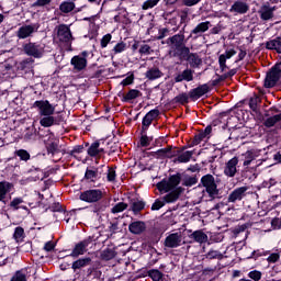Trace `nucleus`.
<instances>
[{
    "label": "nucleus",
    "instance_id": "obj_1",
    "mask_svg": "<svg viewBox=\"0 0 281 281\" xmlns=\"http://www.w3.org/2000/svg\"><path fill=\"white\" fill-rule=\"evenodd\" d=\"M186 35L183 33H178L167 38V45L170 47L172 58H178L180 63H186L191 53L190 46L186 45Z\"/></svg>",
    "mask_w": 281,
    "mask_h": 281
},
{
    "label": "nucleus",
    "instance_id": "obj_2",
    "mask_svg": "<svg viewBox=\"0 0 281 281\" xmlns=\"http://www.w3.org/2000/svg\"><path fill=\"white\" fill-rule=\"evenodd\" d=\"M102 190L89 189L82 191L79 195V199L85 203H95L92 207V212H94V214H99V212H104L106 210V202L102 201Z\"/></svg>",
    "mask_w": 281,
    "mask_h": 281
},
{
    "label": "nucleus",
    "instance_id": "obj_3",
    "mask_svg": "<svg viewBox=\"0 0 281 281\" xmlns=\"http://www.w3.org/2000/svg\"><path fill=\"white\" fill-rule=\"evenodd\" d=\"M200 188H204L203 192L210 196L212 201L218 199L221 190H218V180L212 176V173L204 175L200 180Z\"/></svg>",
    "mask_w": 281,
    "mask_h": 281
},
{
    "label": "nucleus",
    "instance_id": "obj_4",
    "mask_svg": "<svg viewBox=\"0 0 281 281\" xmlns=\"http://www.w3.org/2000/svg\"><path fill=\"white\" fill-rule=\"evenodd\" d=\"M281 78V61L273 65L266 74L263 87L266 89H273L280 82Z\"/></svg>",
    "mask_w": 281,
    "mask_h": 281
},
{
    "label": "nucleus",
    "instance_id": "obj_5",
    "mask_svg": "<svg viewBox=\"0 0 281 281\" xmlns=\"http://www.w3.org/2000/svg\"><path fill=\"white\" fill-rule=\"evenodd\" d=\"M181 183V173H176L169 176L168 179L164 178L160 182L156 184L157 190L160 192H170L171 190H177Z\"/></svg>",
    "mask_w": 281,
    "mask_h": 281
},
{
    "label": "nucleus",
    "instance_id": "obj_6",
    "mask_svg": "<svg viewBox=\"0 0 281 281\" xmlns=\"http://www.w3.org/2000/svg\"><path fill=\"white\" fill-rule=\"evenodd\" d=\"M55 31L59 43H64V45H68L69 47H71V42L76 41V37H74L69 25L59 24L55 27Z\"/></svg>",
    "mask_w": 281,
    "mask_h": 281
},
{
    "label": "nucleus",
    "instance_id": "obj_7",
    "mask_svg": "<svg viewBox=\"0 0 281 281\" xmlns=\"http://www.w3.org/2000/svg\"><path fill=\"white\" fill-rule=\"evenodd\" d=\"M87 58H89V50H82L79 55H75L70 59V65L75 74H80V71H85V69H87V65L89 63Z\"/></svg>",
    "mask_w": 281,
    "mask_h": 281
},
{
    "label": "nucleus",
    "instance_id": "obj_8",
    "mask_svg": "<svg viewBox=\"0 0 281 281\" xmlns=\"http://www.w3.org/2000/svg\"><path fill=\"white\" fill-rule=\"evenodd\" d=\"M40 27H41V24H38V23L24 24V25L20 26L19 30L15 32V36L20 41H25V38H30V37L34 36V34H36V32H38Z\"/></svg>",
    "mask_w": 281,
    "mask_h": 281
},
{
    "label": "nucleus",
    "instance_id": "obj_9",
    "mask_svg": "<svg viewBox=\"0 0 281 281\" xmlns=\"http://www.w3.org/2000/svg\"><path fill=\"white\" fill-rule=\"evenodd\" d=\"M87 155L98 161L100 159H104L106 150L103 147H100V139H97L88 146Z\"/></svg>",
    "mask_w": 281,
    "mask_h": 281
},
{
    "label": "nucleus",
    "instance_id": "obj_10",
    "mask_svg": "<svg viewBox=\"0 0 281 281\" xmlns=\"http://www.w3.org/2000/svg\"><path fill=\"white\" fill-rule=\"evenodd\" d=\"M33 109H37L40 115H53L56 111V108L49 103L48 100H37L33 103Z\"/></svg>",
    "mask_w": 281,
    "mask_h": 281
},
{
    "label": "nucleus",
    "instance_id": "obj_11",
    "mask_svg": "<svg viewBox=\"0 0 281 281\" xmlns=\"http://www.w3.org/2000/svg\"><path fill=\"white\" fill-rule=\"evenodd\" d=\"M210 91H211L210 85L207 83L200 85L196 88H193L189 91V98L191 102H196V100H201V98L210 93Z\"/></svg>",
    "mask_w": 281,
    "mask_h": 281
},
{
    "label": "nucleus",
    "instance_id": "obj_12",
    "mask_svg": "<svg viewBox=\"0 0 281 281\" xmlns=\"http://www.w3.org/2000/svg\"><path fill=\"white\" fill-rule=\"evenodd\" d=\"M102 179V171H100V167H87L83 181L87 183H95V181H100Z\"/></svg>",
    "mask_w": 281,
    "mask_h": 281
},
{
    "label": "nucleus",
    "instance_id": "obj_13",
    "mask_svg": "<svg viewBox=\"0 0 281 281\" xmlns=\"http://www.w3.org/2000/svg\"><path fill=\"white\" fill-rule=\"evenodd\" d=\"M23 52L26 56H32L33 58H43V49L41 44L29 42L23 45Z\"/></svg>",
    "mask_w": 281,
    "mask_h": 281
},
{
    "label": "nucleus",
    "instance_id": "obj_14",
    "mask_svg": "<svg viewBox=\"0 0 281 281\" xmlns=\"http://www.w3.org/2000/svg\"><path fill=\"white\" fill-rule=\"evenodd\" d=\"M89 245H91V237L76 244L70 254L71 258H78L79 256H85V254H87V247H89Z\"/></svg>",
    "mask_w": 281,
    "mask_h": 281
},
{
    "label": "nucleus",
    "instance_id": "obj_15",
    "mask_svg": "<svg viewBox=\"0 0 281 281\" xmlns=\"http://www.w3.org/2000/svg\"><path fill=\"white\" fill-rule=\"evenodd\" d=\"M238 157H233L229 159L224 167V175L225 177L234 178L238 172Z\"/></svg>",
    "mask_w": 281,
    "mask_h": 281
},
{
    "label": "nucleus",
    "instance_id": "obj_16",
    "mask_svg": "<svg viewBox=\"0 0 281 281\" xmlns=\"http://www.w3.org/2000/svg\"><path fill=\"white\" fill-rule=\"evenodd\" d=\"M210 27H212V23H210V21L206 22H201L199 23L190 33L189 38H199L201 36H203V34H205V32H207V30H210Z\"/></svg>",
    "mask_w": 281,
    "mask_h": 281
},
{
    "label": "nucleus",
    "instance_id": "obj_17",
    "mask_svg": "<svg viewBox=\"0 0 281 281\" xmlns=\"http://www.w3.org/2000/svg\"><path fill=\"white\" fill-rule=\"evenodd\" d=\"M181 235L179 233H172L165 238L164 246L168 249H177V247H181Z\"/></svg>",
    "mask_w": 281,
    "mask_h": 281
},
{
    "label": "nucleus",
    "instance_id": "obj_18",
    "mask_svg": "<svg viewBox=\"0 0 281 281\" xmlns=\"http://www.w3.org/2000/svg\"><path fill=\"white\" fill-rule=\"evenodd\" d=\"M249 187H238L234 191H232L228 195V203H236V201H240L247 196V191Z\"/></svg>",
    "mask_w": 281,
    "mask_h": 281
},
{
    "label": "nucleus",
    "instance_id": "obj_19",
    "mask_svg": "<svg viewBox=\"0 0 281 281\" xmlns=\"http://www.w3.org/2000/svg\"><path fill=\"white\" fill-rule=\"evenodd\" d=\"M92 262L93 260L91 257H82L72 262L71 269L74 270V273H80L85 267H91Z\"/></svg>",
    "mask_w": 281,
    "mask_h": 281
},
{
    "label": "nucleus",
    "instance_id": "obj_20",
    "mask_svg": "<svg viewBox=\"0 0 281 281\" xmlns=\"http://www.w3.org/2000/svg\"><path fill=\"white\" fill-rule=\"evenodd\" d=\"M175 82H192L194 80V69L186 68L173 78Z\"/></svg>",
    "mask_w": 281,
    "mask_h": 281
},
{
    "label": "nucleus",
    "instance_id": "obj_21",
    "mask_svg": "<svg viewBox=\"0 0 281 281\" xmlns=\"http://www.w3.org/2000/svg\"><path fill=\"white\" fill-rule=\"evenodd\" d=\"M128 232L134 234L135 236H139L146 232V222L144 221H135L131 222L128 225Z\"/></svg>",
    "mask_w": 281,
    "mask_h": 281
},
{
    "label": "nucleus",
    "instance_id": "obj_22",
    "mask_svg": "<svg viewBox=\"0 0 281 281\" xmlns=\"http://www.w3.org/2000/svg\"><path fill=\"white\" fill-rule=\"evenodd\" d=\"M181 194H183V188L178 187L171 191H168L162 199L165 200V203H176V201H179V196H181Z\"/></svg>",
    "mask_w": 281,
    "mask_h": 281
},
{
    "label": "nucleus",
    "instance_id": "obj_23",
    "mask_svg": "<svg viewBox=\"0 0 281 281\" xmlns=\"http://www.w3.org/2000/svg\"><path fill=\"white\" fill-rule=\"evenodd\" d=\"M188 236L191 240L194 243H199L200 245H203V243H207V234H205L202 229L198 231H188Z\"/></svg>",
    "mask_w": 281,
    "mask_h": 281
},
{
    "label": "nucleus",
    "instance_id": "obj_24",
    "mask_svg": "<svg viewBox=\"0 0 281 281\" xmlns=\"http://www.w3.org/2000/svg\"><path fill=\"white\" fill-rule=\"evenodd\" d=\"M12 188H14L12 182H8V181L0 182V202L4 203V205L5 203H8L5 199H8V194L12 192Z\"/></svg>",
    "mask_w": 281,
    "mask_h": 281
},
{
    "label": "nucleus",
    "instance_id": "obj_25",
    "mask_svg": "<svg viewBox=\"0 0 281 281\" xmlns=\"http://www.w3.org/2000/svg\"><path fill=\"white\" fill-rule=\"evenodd\" d=\"M184 63H188L191 69H199L203 65V59H201L198 53L191 52L184 59Z\"/></svg>",
    "mask_w": 281,
    "mask_h": 281
},
{
    "label": "nucleus",
    "instance_id": "obj_26",
    "mask_svg": "<svg viewBox=\"0 0 281 281\" xmlns=\"http://www.w3.org/2000/svg\"><path fill=\"white\" fill-rule=\"evenodd\" d=\"M274 11H276V8L263 4L258 10V14H259L261 21H271V19H273Z\"/></svg>",
    "mask_w": 281,
    "mask_h": 281
},
{
    "label": "nucleus",
    "instance_id": "obj_27",
    "mask_svg": "<svg viewBox=\"0 0 281 281\" xmlns=\"http://www.w3.org/2000/svg\"><path fill=\"white\" fill-rule=\"evenodd\" d=\"M229 12H236L237 14H247L249 12V4L243 0H237L231 7Z\"/></svg>",
    "mask_w": 281,
    "mask_h": 281
},
{
    "label": "nucleus",
    "instance_id": "obj_28",
    "mask_svg": "<svg viewBox=\"0 0 281 281\" xmlns=\"http://www.w3.org/2000/svg\"><path fill=\"white\" fill-rule=\"evenodd\" d=\"M60 144V140H58V138H49L46 143V150L48 155H58V153H60V149L58 148Z\"/></svg>",
    "mask_w": 281,
    "mask_h": 281
},
{
    "label": "nucleus",
    "instance_id": "obj_29",
    "mask_svg": "<svg viewBox=\"0 0 281 281\" xmlns=\"http://www.w3.org/2000/svg\"><path fill=\"white\" fill-rule=\"evenodd\" d=\"M76 9V1L65 0L59 4V11L61 14H69Z\"/></svg>",
    "mask_w": 281,
    "mask_h": 281
},
{
    "label": "nucleus",
    "instance_id": "obj_30",
    "mask_svg": "<svg viewBox=\"0 0 281 281\" xmlns=\"http://www.w3.org/2000/svg\"><path fill=\"white\" fill-rule=\"evenodd\" d=\"M137 98H142V91L137 89H131L126 94H122V102H133V100H137Z\"/></svg>",
    "mask_w": 281,
    "mask_h": 281
},
{
    "label": "nucleus",
    "instance_id": "obj_31",
    "mask_svg": "<svg viewBox=\"0 0 281 281\" xmlns=\"http://www.w3.org/2000/svg\"><path fill=\"white\" fill-rule=\"evenodd\" d=\"M145 77L147 80H159V78H164V72L157 67H151L145 72Z\"/></svg>",
    "mask_w": 281,
    "mask_h": 281
},
{
    "label": "nucleus",
    "instance_id": "obj_32",
    "mask_svg": "<svg viewBox=\"0 0 281 281\" xmlns=\"http://www.w3.org/2000/svg\"><path fill=\"white\" fill-rule=\"evenodd\" d=\"M266 49L274 50L277 54H281V37H276L265 43Z\"/></svg>",
    "mask_w": 281,
    "mask_h": 281
},
{
    "label": "nucleus",
    "instance_id": "obj_33",
    "mask_svg": "<svg viewBox=\"0 0 281 281\" xmlns=\"http://www.w3.org/2000/svg\"><path fill=\"white\" fill-rule=\"evenodd\" d=\"M192 155H194V151H182L173 159V164H188L192 159Z\"/></svg>",
    "mask_w": 281,
    "mask_h": 281
},
{
    "label": "nucleus",
    "instance_id": "obj_34",
    "mask_svg": "<svg viewBox=\"0 0 281 281\" xmlns=\"http://www.w3.org/2000/svg\"><path fill=\"white\" fill-rule=\"evenodd\" d=\"M186 150V147H182L181 149L177 146L168 145L167 146V159H177L179 157L180 153H183Z\"/></svg>",
    "mask_w": 281,
    "mask_h": 281
},
{
    "label": "nucleus",
    "instance_id": "obj_35",
    "mask_svg": "<svg viewBox=\"0 0 281 281\" xmlns=\"http://www.w3.org/2000/svg\"><path fill=\"white\" fill-rule=\"evenodd\" d=\"M85 148H89V143H83V145L74 146L71 150L67 151V155H69V157H74V159H78V155L85 153Z\"/></svg>",
    "mask_w": 281,
    "mask_h": 281
},
{
    "label": "nucleus",
    "instance_id": "obj_36",
    "mask_svg": "<svg viewBox=\"0 0 281 281\" xmlns=\"http://www.w3.org/2000/svg\"><path fill=\"white\" fill-rule=\"evenodd\" d=\"M145 207H146V202L142 200H137L131 203L128 211L133 212V214L137 216V214H139V212H142V210H144Z\"/></svg>",
    "mask_w": 281,
    "mask_h": 281
},
{
    "label": "nucleus",
    "instance_id": "obj_37",
    "mask_svg": "<svg viewBox=\"0 0 281 281\" xmlns=\"http://www.w3.org/2000/svg\"><path fill=\"white\" fill-rule=\"evenodd\" d=\"M115 256H117V251H115V248H105L101 252V260H105V261L113 260Z\"/></svg>",
    "mask_w": 281,
    "mask_h": 281
},
{
    "label": "nucleus",
    "instance_id": "obj_38",
    "mask_svg": "<svg viewBox=\"0 0 281 281\" xmlns=\"http://www.w3.org/2000/svg\"><path fill=\"white\" fill-rule=\"evenodd\" d=\"M173 102H176V104H181L182 106H186V104L190 103V93L182 92L176 95Z\"/></svg>",
    "mask_w": 281,
    "mask_h": 281
},
{
    "label": "nucleus",
    "instance_id": "obj_39",
    "mask_svg": "<svg viewBox=\"0 0 281 281\" xmlns=\"http://www.w3.org/2000/svg\"><path fill=\"white\" fill-rule=\"evenodd\" d=\"M41 126L44 128H49L50 126H54L56 124V119L52 115L42 116L40 120Z\"/></svg>",
    "mask_w": 281,
    "mask_h": 281
},
{
    "label": "nucleus",
    "instance_id": "obj_40",
    "mask_svg": "<svg viewBox=\"0 0 281 281\" xmlns=\"http://www.w3.org/2000/svg\"><path fill=\"white\" fill-rule=\"evenodd\" d=\"M13 238L16 243H23L25 240V229L21 226L15 227Z\"/></svg>",
    "mask_w": 281,
    "mask_h": 281
},
{
    "label": "nucleus",
    "instance_id": "obj_41",
    "mask_svg": "<svg viewBox=\"0 0 281 281\" xmlns=\"http://www.w3.org/2000/svg\"><path fill=\"white\" fill-rule=\"evenodd\" d=\"M14 155L15 157H19L20 161H30V159H32L30 151L26 149H18L14 151Z\"/></svg>",
    "mask_w": 281,
    "mask_h": 281
},
{
    "label": "nucleus",
    "instance_id": "obj_42",
    "mask_svg": "<svg viewBox=\"0 0 281 281\" xmlns=\"http://www.w3.org/2000/svg\"><path fill=\"white\" fill-rule=\"evenodd\" d=\"M260 97H258L257 94H255L252 98L249 99V109H251V111L254 113H258V103H260Z\"/></svg>",
    "mask_w": 281,
    "mask_h": 281
},
{
    "label": "nucleus",
    "instance_id": "obj_43",
    "mask_svg": "<svg viewBox=\"0 0 281 281\" xmlns=\"http://www.w3.org/2000/svg\"><path fill=\"white\" fill-rule=\"evenodd\" d=\"M124 210H128V204L125 202H119L111 209V212L112 214H120L121 212H124Z\"/></svg>",
    "mask_w": 281,
    "mask_h": 281
},
{
    "label": "nucleus",
    "instance_id": "obj_44",
    "mask_svg": "<svg viewBox=\"0 0 281 281\" xmlns=\"http://www.w3.org/2000/svg\"><path fill=\"white\" fill-rule=\"evenodd\" d=\"M205 258L207 260H223V254L218 250H210L206 255Z\"/></svg>",
    "mask_w": 281,
    "mask_h": 281
},
{
    "label": "nucleus",
    "instance_id": "obj_45",
    "mask_svg": "<svg viewBox=\"0 0 281 281\" xmlns=\"http://www.w3.org/2000/svg\"><path fill=\"white\" fill-rule=\"evenodd\" d=\"M148 276L151 278L153 281H159L164 278V272L157 269L148 270Z\"/></svg>",
    "mask_w": 281,
    "mask_h": 281
},
{
    "label": "nucleus",
    "instance_id": "obj_46",
    "mask_svg": "<svg viewBox=\"0 0 281 281\" xmlns=\"http://www.w3.org/2000/svg\"><path fill=\"white\" fill-rule=\"evenodd\" d=\"M138 54H140V56H150V54H153V48L150 47V45L143 43L140 44Z\"/></svg>",
    "mask_w": 281,
    "mask_h": 281
},
{
    "label": "nucleus",
    "instance_id": "obj_47",
    "mask_svg": "<svg viewBox=\"0 0 281 281\" xmlns=\"http://www.w3.org/2000/svg\"><path fill=\"white\" fill-rule=\"evenodd\" d=\"M33 63L34 60H32L31 58L24 59L19 64L18 69H20L21 71H27V69L32 67Z\"/></svg>",
    "mask_w": 281,
    "mask_h": 281
},
{
    "label": "nucleus",
    "instance_id": "obj_48",
    "mask_svg": "<svg viewBox=\"0 0 281 281\" xmlns=\"http://www.w3.org/2000/svg\"><path fill=\"white\" fill-rule=\"evenodd\" d=\"M166 205V200L162 199H156L155 202L151 204V211L157 212L161 210Z\"/></svg>",
    "mask_w": 281,
    "mask_h": 281
},
{
    "label": "nucleus",
    "instance_id": "obj_49",
    "mask_svg": "<svg viewBox=\"0 0 281 281\" xmlns=\"http://www.w3.org/2000/svg\"><path fill=\"white\" fill-rule=\"evenodd\" d=\"M267 254H269V251H262L260 249L254 250L249 257H247L248 260H257L259 258H262V256H267Z\"/></svg>",
    "mask_w": 281,
    "mask_h": 281
},
{
    "label": "nucleus",
    "instance_id": "obj_50",
    "mask_svg": "<svg viewBox=\"0 0 281 281\" xmlns=\"http://www.w3.org/2000/svg\"><path fill=\"white\" fill-rule=\"evenodd\" d=\"M205 137H207V136L201 132L195 134L190 146H199V144H201V142H203V139H205Z\"/></svg>",
    "mask_w": 281,
    "mask_h": 281
},
{
    "label": "nucleus",
    "instance_id": "obj_51",
    "mask_svg": "<svg viewBox=\"0 0 281 281\" xmlns=\"http://www.w3.org/2000/svg\"><path fill=\"white\" fill-rule=\"evenodd\" d=\"M159 1L161 0H146L142 5V10H151V8L159 4Z\"/></svg>",
    "mask_w": 281,
    "mask_h": 281
},
{
    "label": "nucleus",
    "instance_id": "obj_52",
    "mask_svg": "<svg viewBox=\"0 0 281 281\" xmlns=\"http://www.w3.org/2000/svg\"><path fill=\"white\" fill-rule=\"evenodd\" d=\"M248 278L254 281H260L262 280V272L260 270H251L248 272Z\"/></svg>",
    "mask_w": 281,
    "mask_h": 281
},
{
    "label": "nucleus",
    "instance_id": "obj_53",
    "mask_svg": "<svg viewBox=\"0 0 281 281\" xmlns=\"http://www.w3.org/2000/svg\"><path fill=\"white\" fill-rule=\"evenodd\" d=\"M233 56H236V50L234 48H231L225 52V54L220 55V60H229V58H233Z\"/></svg>",
    "mask_w": 281,
    "mask_h": 281
},
{
    "label": "nucleus",
    "instance_id": "obj_54",
    "mask_svg": "<svg viewBox=\"0 0 281 281\" xmlns=\"http://www.w3.org/2000/svg\"><path fill=\"white\" fill-rule=\"evenodd\" d=\"M145 133L146 131L142 132L139 139L142 148H148V146H150V137H148Z\"/></svg>",
    "mask_w": 281,
    "mask_h": 281
},
{
    "label": "nucleus",
    "instance_id": "obj_55",
    "mask_svg": "<svg viewBox=\"0 0 281 281\" xmlns=\"http://www.w3.org/2000/svg\"><path fill=\"white\" fill-rule=\"evenodd\" d=\"M217 78L211 81V87H218L221 82H225L227 80V76L225 74L218 75L216 74Z\"/></svg>",
    "mask_w": 281,
    "mask_h": 281
},
{
    "label": "nucleus",
    "instance_id": "obj_56",
    "mask_svg": "<svg viewBox=\"0 0 281 281\" xmlns=\"http://www.w3.org/2000/svg\"><path fill=\"white\" fill-rule=\"evenodd\" d=\"M223 117H227V112H221L218 114V117L214 119L212 122H211V127L212 126H218L221 124H223Z\"/></svg>",
    "mask_w": 281,
    "mask_h": 281
},
{
    "label": "nucleus",
    "instance_id": "obj_57",
    "mask_svg": "<svg viewBox=\"0 0 281 281\" xmlns=\"http://www.w3.org/2000/svg\"><path fill=\"white\" fill-rule=\"evenodd\" d=\"M196 183H199V178H196V176H192L184 180L183 186L187 188H192V186H196Z\"/></svg>",
    "mask_w": 281,
    "mask_h": 281
},
{
    "label": "nucleus",
    "instance_id": "obj_58",
    "mask_svg": "<svg viewBox=\"0 0 281 281\" xmlns=\"http://www.w3.org/2000/svg\"><path fill=\"white\" fill-rule=\"evenodd\" d=\"M116 177H117V173H115V168L108 167L106 180H108L110 183H113V181H115Z\"/></svg>",
    "mask_w": 281,
    "mask_h": 281
},
{
    "label": "nucleus",
    "instance_id": "obj_59",
    "mask_svg": "<svg viewBox=\"0 0 281 281\" xmlns=\"http://www.w3.org/2000/svg\"><path fill=\"white\" fill-rule=\"evenodd\" d=\"M112 52H113L114 54H122V52H126V43H124V42L117 43V44L113 47Z\"/></svg>",
    "mask_w": 281,
    "mask_h": 281
},
{
    "label": "nucleus",
    "instance_id": "obj_60",
    "mask_svg": "<svg viewBox=\"0 0 281 281\" xmlns=\"http://www.w3.org/2000/svg\"><path fill=\"white\" fill-rule=\"evenodd\" d=\"M111 38H113V35H111V33L105 34L102 38H101V48L104 49L109 46V44L111 43Z\"/></svg>",
    "mask_w": 281,
    "mask_h": 281
},
{
    "label": "nucleus",
    "instance_id": "obj_61",
    "mask_svg": "<svg viewBox=\"0 0 281 281\" xmlns=\"http://www.w3.org/2000/svg\"><path fill=\"white\" fill-rule=\"evenodd\" d=\"M150 124H153V121L150 120L149 116H147V114H145V116L143 117V121H142L143 133H144V131H148Z\"/></svg>",
    "mask_w": 281,
    "mask_h": 281
},
{
    "label": "nucleus",
    "instance_id": "obj_62",
    "mask_svg": "<svg viewBox=\"0 0 281 281\" xmlns=\"http://www.w3.org/2000/svg\"><path fill=\"white\" fill-rule=\"evenodd\" d=\"M246 231H247V224H243L233 228L232 234L233 236L237 237L239 234H243V232H246Z\"/></svg>",
    "mask_w": 281,
    "mask_h": 281
},
{
    "label": "nucleus",
    "instance_id": "obj_63",
    "mask_svg": "<svg viewBox=\"0 0 281 281\" xmlns=\"http://www.w3.org/2000/svg\"><path fill=\"white\" fill-rule=\"evenodd\" d=\"M48 210H49L50 212H59V213L65 212V209H63V205L59 204V202H54L53 204H50V205L48 206Z\"/></svg>",
    "mask_w": 281,
    "mask_h": 281
},
{
    "label": "nucleus",
    "instance_id": "obj_64",
    "mask_svg": "<svg viewBox=\"0 0 281 281\" xmlns=\"http://www.w3.org/2000/svg\"><path fill=\"white\" fill-rule=\"evenodd\" d=\"M21 203H23V198H14L10 202V207H12L13 210H20Z\"/></svg>",
    "mask_w": 281,
    "mask_h": 281
}]
</instances>
